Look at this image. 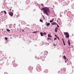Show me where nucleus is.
Returning a JSON list of instances; mask_svg holds the SVG:
<instances>
[{"instance_id": "f257e3e1", "label": "nucleus", "mask_w": 74, "mask_h": 74, "mask_svg": "<svg viewBox=\"0 0 74 74\" xmlns=\"http://www.w3.org/2000/svg\"><path fill=\"white\" fill-rule=\"evenodd\" d=\"M49 9L47 7L42 8V9H41L42 11V10H43L44 14H45L46 13V14L47 15H49V13L50 14V12L49 11Z\"/></svg>"}, {"instance_id": "f03ea898", "label": "nucleus", "mask_w": 74, "mask_h": 74, "mask_svg": "<svg viewBox=\"0 0 74 74\" xmlns=\"http://www.w3.org/2000/svg\"><path fill=\"white\" fill-rule=\"evenodd\" d=\"M64 35L66 36H65V37H66V38H69V34H68L67 32H64Z\"/></svg>"}, {"instance_id": "7ed1b4c3", "label": "nucleus", "mask_w": 74, "mask_h": 74, "mask_svg": "<svg viewBox=\"0 0 74 74\" xmlns=\"http://www.w3.org/2000/svg\"><path fill=\"white\" fill-rule=\"evenodd\" d=\"M48 54V52L47 51H44L43 53V56H44V57H45V56L46 55H47Z\"/></svg>"}, {"instance_id": "20e7f679", "label": "nucleus", "mask_w": 74, "mask_h": 74, "mask_svg": "<svg viewBox=\"0 0 74 74\" xmlns=\"http://www.w3.org/2000/svg\"><path fill=\"white\" fill-rule=\"evenodd\" d=\"M9 14L10 16H12L13 15V13L12 12H10Z\"/></svg>"}, {"instance_id": "39448f33", "label": "nucleus", "mask_w": 74, "mask_h": 74, "mask_svg": "<svg viewBox=\"0 0 74 74\" xmlns=\"http://www.w3.org/2000/svg\"><path fill=\"white\" fill-rule=\"evenodd\" d=\"M45 24L46 25V26H49L50 23H49L46 22Z\"/></svg>"}, {"instance_id": "423d86ee", "label": "nucleus", "mask_w": 74, "mask_h": 74, "mask_svg": "<svg viewBox=\"0 0 74 74\" xmlns=\"http://www.w3.org/2000/svg\"><path fill=\"white\" fill-rule=\"evenodd\" d=\"M51 24L52 25H57V24L56 22H53Z\"/></svg>"}, {"instance_id": "0eeeda50", "label": "nucleus", "mask_w": 74, "mask_h": 74, "mask_svg": "<svg viewBox=\"0 0 74 74\" xmlns=\"http://www.w3.org/2000/svg\"><path fill=\"white\" fill-rule=\"evenodd\" d=\"M44 57H44V56H43V55H42V56L41 57V59L42 60H44Z\"/></svg>"}, {"instance_id": "6e6552de", "label": "nucleus", "mask_w": 74, "mask_h": 74, "mask_svg": "<svg viewBox=\"0 0 74 74\" xmlns=\"http://www.w3.org/2000/svg\"><path fill=\"white\" fill-rule=\"evenodd\" d=\"M37 68H38V69L39 68L40 69H41V66H40L39 65H38L37 66Z\"/></svg>"}, {"instance_id": "1a4fd4ad", "label": "nucleus", "mask_w": 74, "mask_h": 74, "mask_svg": "<svg viewBox=\"0 0 74 74\" xmlns=\"http://www.w3.org/2000/svg\"><path fill=\"white\" fill-rule=\"evenodd\" d=\"M29 69L30 70V71H32L33 70V68L32 67H31V66H29Z\"/></svg>"}, {"instance_id": "9d476101", "label": "nucleus", "mask_w": 74, "mask_h": 74, "mask_svg": "<svg viewBox=\"0 0 74 74\" xmlns=\"http://www.w3.org/2000/svg\"><path fill=\"white\" fill-rule=\"evenodd\" d=\"M44 72L45 73H47L48 72V69H45L44 70Z\"/></svg>"}, {"instance_id": "9b49d317", "label": "nucleus", "mask_w": 74, "mask_h": 74, "mask_svg": "<svg viewBox=\"0 0 74 74\" xmlns=\"http://www.w3.org/2000/svg\"><path fill=\"white\" fill-rule=\"evenodd\" d=\"M48 37H52V36H51V34H48Z\"/></svg>"}, {"instance_id": "f8f14e48", "label": "nucleus", "mask_w": 74, "mask_h": 74, "mask_svg": "<svg viewBox=\"0 0 74 74\" xmlns=\"http://www.w3.org/2000/svg\"><path fill=\"white\" fill-rule=\"evenodd\" d=\"M68 44H69V46H70V41H69V40H68Z\"/></svg>"}, {"instance_id": "ddd939ff", "label": "nucleus", "mask_w": 74, "mask_h": 74, "mask_svg": "<svg viewBox=\"0 0 74 74\" xmlns=\"http://www.w3.org/2000/svg\"><path fill=\"white\" fill-rule=\"evenodd\" d=\"M40 34L41 36H43V34L42 33H40Z\"/></svg>"}, {"instance_id": "4468645a", "label": "nucleus", "mask_w": 74, "mask_h": 74, "mask_svg": "<svg viewBox=\"0 0 74 74\" xmlns=\"http://www.w3.org/2000/svg\"><path fill=\"white\" fill-rule=\"evenodd\" d=\"M16 64H13V66L14 67H16Z\"/></svg>"}, {"instance_id": "2eb2a0df", "label": "nucleus", "mask_w": 74, "mask_h": 74, "mask_svg": "<svg viewBox=\"0 0 74 74\" xmlns=\"http://www.w3.org/2000/svg\"><path fill=\"white\" fill-rule=\"evenodd\" d=\"M63 58L65 60L66 59V57L65 56H63Z\"/></svg>"}, {"instance_id": "dca6fc26", "label": "nucleus", "mask_w": 74, "mask_h": 74, "mask_svg": "<svg viewBox=\"0 0 74 74\" xmlns=\"http://www.w3.org/2000/svg\"><path fill=\"white\" fill-rule=\"evenodd\" d=\"M63 41V42L64 45V46H65V43L64 42V41L63 39L62 38Z\"/></svg>"}, {"instance_id": "f3484780", "label": "nucleus", "mask_w": 74, "mask_h": 74, "mask_svg": "<svg viewBox=\"0 0 74 74\" xmlns=\"http://www.w3.org/2000/svg\"><path fill=\"white\" fill-rule=\"evenodd\" d=\"M51 38H47V40H49L50 39V40H51Z\"/></svg>"}, {"instance_id": "a211bd4d", "label": "nucleus", "mask_w": 74, "mask_h": 74, "mask_svg": "<svg viewBox=\"0 0 74 74\" xmlns=\"http://www.w3.org/2000/svg\"><path fill=\"white\" fill-rule=\"evenodd\" d=\"M55 36H56V37H57V38H58V39L59 40H60V39H59V37H58L57 36V35H55Z\"/></svg>"}, {"instance_id": "6ab92c4d", "label": "nucleus", "mask_w": 74, "mask_h": 74, "mask_svg": "<svg viewBox=\"0 0 74 74\" xmlns=\"http://www.w3.org/2000/svg\"><path fill=\"white\" fill-rule=\"evenodd\" d=\"M36 60H39V58H38V57H36Z\"/></svg>"}, {"instance_id": "aec40b11", "label": "nucleus", "mask_w": 74, "mask_h": 74, "mask_svg": "<svg viewBox=\"0 0 74 74\" xmlns=\"http://www.w3.org/2000/svg\"><path fill=\"white\" fill-rule=\"evenodd\" d=\"M43 34L44 36H45V35L46 34V32H44L43 33Z\"/></svg>"}, {"instance_id": "412c9836", "label": "nucleus", "mask_w": 74, "mask_h": 74, "mask_svg": "<svg viewBox=\"0 0 74 74\" xmlns=\"http://www.w3.org/2000/svg\"><path fill=\"white\" fill-rule=\"evenodd\" d=\"M5 39L7 41L8 40V38H7L6 37H5Z\"/></svg>"}, {"instance_id": "4be33fe9", "label": "nucleus", "mask_w": 74, "mask_h": 74, "mask_svg": "<svg viewBox=\"0 0 74 74\" xmlns=\"http://www.w3.org/2000/svg\"><path fill=\"white\" fill-rule=\"evenodd\" d=\"M7 31L8 32H10V30H9V29H7Z\"/></svg>"}, {"instance_id": "5701e85b", "label": "nucleus", "mask_w": 74, "mask_h": 74, "mask_svg": "<svg viewBox=\"0 0 74 74\" xmlns=\"http://www.w3.org/2000/svg\"><path fill=\"white\" fill-rule=\"evenodd\" d=\"M37 32V31L36 32V31H35V32H33L32 33L34 34V33H36V32Z\"/></svg>"}, {"instance_id": "b1692460", "label": "nucleus", "mask_w": 74, "mask_h": 74, "mask_svg": "<svg viewBox=\"0 0 74 74\" xmlns=\"http://www.w3.org/2000/svg\"><path fill=\"white\" fill-rule=\"evenodd\" d=\"M40 21L42 23L43 22V21L41 19L40 20Z\"/></svg>"}, {"instance_id": "393cba45", "label": "nucleus", "mask_w": 74, "mask_h": 74, "mask_svg": "<svg viewBox=\"0 0 74 74\" xmlns=\"http://www.w3.org/2000/svg\"><path fill=\"white\" fill-rule=\"evenodd\" d=\"M4 12L5 13V14H7V13L6 12V11H4Z\"/></svg>"}, {"instance_id": "a878e982", "label": "nucleus", "mask_w": 74, "mask_h": 74, "mask_svg": "<svg viewBox=\"0 0 74 74\" xmlns=\"http://www.w3.org/2000/svg\"><path fill=\"white\" fill-rule=\"evenodd\" d=\"M53 22V21L52 20H50V22L51 23H52V22Z\"/></svg>"}, {"instance_id": "bb28decb", "label": "nucleus", "mask_w": 74, "mask_h": 74, "mask_svg": "<svg viewBox=\"0 0 74 74\" xmlns=\"http://www.w3.org/2000/svg\"><path fill=\"white\" fill-rule=\"evenodd\" d=\"M57 25V27H58V28L59 26V25H58V24H57V25Z\"/></svg>"}, {"instance_id": "cd10ccee", "label": "nucleus", "mask_w": 74, "mask_h": 74, "mask_svg": "<svg viewBox=\"0 0 74 74\" xmlns=\"http://www.w3.org/2000/svg\"><path fill=\"white\" fill-rule=\"evenodd\" d=\"M55 32H57V30L56 29H55Z\"/></svg>"}, {"instance_id": "c85d7f7f", "label": "nucleus", "mask_w": 74, "mask_h": 74, "mask_svg": "<svg viewBox=\"0 0 74 74\" xmlns=\"http://www.w3.org/2000/svg\"><path fill=\"white\" fill-rule=\"evenodd\" d=\"M56 38H54V40H56Z\"/></svg>"}, {"instance_id": "c756f323", "label": "nucleus", "mask_w": 74, "mask_h": 74, "mask_svg": "<svg viewBox=\"0 0 74 74\" xmlns=\"http://www.w3.org/2000/svg\"><path fill=\"white\" fill-rule=\"evenodd\" d=\"M41 5L42 6H43V4H41Z\"/></svg>"}, {"instance_id": "7c9ffc66", "label": "nucleus", "mask_w": 74, "mask_h": 74, "mask_svg": "<svg viewBox=\"0 0 74 74\" xmlns=\"http://www.w3.org/2000/svg\"><path fill=\"white\" fill-rule=\"evenodd\" d=\"M22 31V32H24L25 31L24 30H23V29Z\"/></svg>"}, {"instance_id": "2f4dec72", "label": "nucleus", "mask_w": 74, "mask_h": 74, "mask_svg": "<svg viewBox=\"0 0 74 74\" xmlns=\"http://www.w3.org/2000/svg\"><path fill=\"white\" fill-rule=\"evenodd\" d=\"M54 19L53 18L52 20L53 21V20H54Z\"/></svg>"}, {"instance_id": "473e14b6", "label": "nucleus", "mask_w": 74, "mask_h": 74, "mask_svg": "<svg viewBox=\"0 0 74 74\" xmlns=\"http://www.w3.org/2000/svg\"><path fill=\"white\" fill-rule=\"evenodd\" d=\"M11 10H12V9H10L9 10V11H11Z\"/></svg>"}, {"instance_id": "72a5a7b5", "label": "nucleus", "mask_w": 74, "mask_h": 74, "mask_svg": "<svg viewBox=\"0 0 74 74\" xmlns=\"http://www.w3.org/2000/svg\"><path fill=\"white\" fill-rule=\"evenodd\" d=\"M67 61V60H66V61H65V63H66Z\"/></svg>"}, {"instance_id": "f704fd0d", "label": "nucleus", "mask_w": 74, "mask_h": 74, "mask_svg": "<svg viewBox=\"0 0 74 74\" xmlns=\"http://www.w3.org/2000/svg\"><path fill=\"white\" fill-rule=\"evenodd\" d=\"M57 28H58L57 27H56V29H56L57 30Z\"/></svg>"}, {"instance_id": "c9c22d12", "label": "nucleus", "mask_w": 74, "mask_h": 74, "mask_svg": "<svg viewBox=\"0 0 74 74\" xmlns=\"http://www.w3.org/2000/svg\"><path fill=\"white\" fill-rule=\"evenodd\" d=\"M32 27L33 28H34V26H32Z\"/></svg>"}, {"instance_id": "e433bc0d", "label": "nucleus", "mask_w": 74, "mask_h": 74, "mask_svg": "<svg viewBox=\"0 0 74 74\" xmlns=\"http://www.w3.org/2000/svg\"><path fill=\"white\" fill-rule=\"evenodd\" d=\"M54 44V46H56V45H55L54 44Z\"/></svg>"}, {"instance_id": "4c0bfd02", "label": "nucleus", "mask_w": 74, "mask_h": 74, "mask_svg": "<svg viewBox=\"0 0 74 74\" xmlns=\"http://www.w3.org/2000/svg\"><path fill=\"white\" fill-rule=\"evenodd\" d=\"M12 12H14V10H12Z\"/></svg>"}, {"instance_id": "58836bf2", "label": "nucleus", "mask_w": 74, "mask_h": 74, "mask_svg": "<svg viewBox=\"0 0 74 74\" xmlns=\"http://www.w3.org/2000/svg\"><path fill=\"white\" fill-rule=\"evenodd\" d=\"M1 13H3V11H1Z\"/></svg>"}, {"instance_id": "ea45409f", "label": "nucleus", "mask_w": 74, "mask_h": 74, "mask_svg": "<svg viewBox=\"0 0 74 74\" xmlns=\"http://www.w3.org/2000/svg\"><path fill=\"white\" fill-rule=\"evenodd\" d=\"M43 17L44 18H45L44 17V16H43Z\"/></svg>"}, {"instance_id": "a19ab883", "label": "nucleus", "mask_w": 74, "mask_h": 74, "mask_svg": "<svg viewBox=\"0 0 74 74\" xmlns=\"http://www.w3.org/2000/svg\"><path fill=\"white\" fill-rule=\"evenodd\" d=\"M38 72H39V71H38Z\"/></svg>"}]
</instances>
